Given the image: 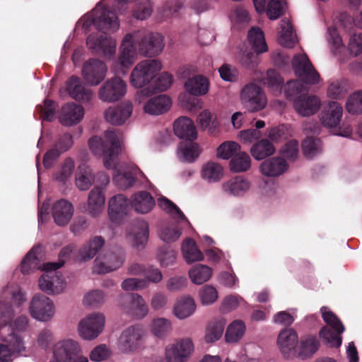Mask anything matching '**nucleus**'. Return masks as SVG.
<instances>
[{"label": "nucleus", "instance_id": "f257e3e1", "mask_svg": "<svg viewBox=\"0 0 362 362\" xmlns=\"http://www.w3.org/2000/svg\"><path fill=\"white\" fill-rule=\"evenodd\" d=\"M145 56H156L164 48L163 37L158 33L144 34L141 31H135L125 35L119 47L117 60L112 69L115 74H125L126 69L131 66L136 57V46Z\"/></svg>", "mask_w": 362, "mask_h": 362}, {"label": "nucleus", "instance_id": "f03ea898", "mask_svg": "<svg viewBox=\"0 0 362 362\" xmlns=\"http://www.w3.org/2000/svg\"><path fill=\"white\" fill-rule=\"evenodd\" d=\"M3 293L5 297L11 296L18 306L14 309L7 303L0 302V332L6 327H9L8 334H17L16 331H25L28 324V317L25 315H20L13 320L16 315L21 313L19 305L25 300V296L19 287L14 285L5 288Z\"/></svg>", "mask_w": 362, "mask_h": 362}, {"label": "nucleus", "instance_id": "7ed1b4c3", "mask_svg": "<svg viewBox=\"0 0 362 362\" xmlns=\"http://www.w3.org/2000/svg\"><path fill=\"white\" fill-rule=\"evenodd\" d=\"M120 133L107 131L101 136H94L88 141V148L96 156H103V165L107 169H115L119 164L117 155L121 148Z\"/></svg>", "mask_w": 362, "mask_h": 362}, {"label": "nucleus", "instance_id": "20e7f679", "mask_svg": "<svg viewBox=\"0 0 362 362\" xmlns=\"http://www.w3.org/2000/svg\"><path fill=\"white\" fill-rule=\"evenodd\" d=\"M343 114L341 105L337 102H329L320 114L321 123L326 127L332 129L334 134L347 137L352 132V128L349 124L344 123L339 126Z\"/></svg>", "mask_w": 362, "mask_h": 362}, {"label": "nucleus", "instance_id": "39448f33", "mask_svg": "<svg viewBox=\"0 0 362 362\" xmlns=\"http://www.w3.org/2000/svg\"><path fill=\"white\" fill-rule=\"evenodd\" d=\"M162 68V63L158 59H144L133 69L130 83L136 88H141L154 80Z\"/></svg>", "mask_w": 362, "mask_h": 362}, {"label": "nucleus", "instance_id": "423d86ee", "mask_svg": "<svg viewBox=\"0 0 362 362\" xmlns=\"http://www.w3.org/2000/svg\"><path fill=\"white\" fill-rule=\"evenodd\" d=\"M9 327L0 332V362H11L26 351L23 338L13 333L8 334Z\"/></svg>", "mask_w": 362, "mask_h": 362}, {"label": "nucleus", "instance_id": "0eeeda50", "mask_svg": "<svg viewBox=\"0 0 362 362\" xmlns=\"http://www.w3.org/2000/svg\"><path fill=\"white\" fill-rule=\"evenodd\" d=\"M62 267V264L47 262L42 271L45 273L38 281L40 290L49 295H58L64 292L66 288V282L55 273V270Z\"/></svg>", "mask_w": 362, "mask_h": 362}, {"label": "nucleus", "instance_id": "6e6552de", "mask_svg": "<svg viewBox=\"0 0 362 362\" xmlns=\"http://www.w3.org/2000/svg\"><path fill=\"white\" fill-rule=\"evenodd\" d=\"M146 89L141 90L136 94V100L142 104L144 113L151 116H158L167 112L172 106L170 98L166 95L148 97Z\"/></svg>", "mask_w": 362, "mask_h": 362}, {"label": "nucleus", "instance_id": "1a4fd4ad", "mask_svg": "<svg viewBox=\"0 0 362 362\" xmlns=\"http://www.w3.org/2000/svg\"><path fill=\"white\" fill-rule=\"evenodd\" d=\"M105 324V317L103 313L97 312L90 313L78 322V334L83 340H94L103 332Z\"/></svg>", "mask_w": 362, "mask_h": 362}, {"label": "nucleus", "instance_id": "9d476101", "mask_svg": "<svg viewBox=\"0 0 362 362\" xmlns=\"http://www.w3.org/2000/svg\"><path fill=\"white\" fill-rule=\"evenodd\" d=\"M194 344L190 337H182L168 345L163 362H187L194 352Z\"/></svg>", "mask_w": 362, "mask_h": 362}, {"label": "nucleus", "instance_id": "9b49d317", "mask_svg": "<svg viewBox=\"0 0 362 362\" xmlns=\"http://www.w3.org/2000/svg\"><path fill=\"white\" fill-rule=\"evenodd\" d=\"M117 305L122 313L138 319L144 317L148 313L145 300L138 293L120 296Z\"/></svg>", "mask_w": 362, "mask_h": 362}, {"label": "nucleus", "instance_id": "f8f14e48", "mask_svg": "<svg viewBox=\"0 0 362 362\" xmlns=\"http://www.w3.org/2000/svg\"><path fill=\"white\" fill-rule=\"evenodd\" d=\"M29 313L31 317L40 322L50 321L55 314L54 302L47 296L36 294L30 303Z\"/></svg>", "mask_w": 362, "mask_h": 362}, {"label": "nucleus", "instance_id": "ddd939ff", "mask_svg": "<svg viewBox=\"0 0 362 362\" xmlns=\"http://www.w3.org/2000/svg\"><path fill=\"white\" fill-rule=\"evenodd\" d=\"M240 99L250 111L262 110L267 105V98L262 89L255 83L245 85L240 91Z\"/></svg>", "mask_w": 362, "mask_h": 362}, {"label": "nucleus", "instance_id": "4468645a", "mask_svg": "<svg viewBox=\"0 0 362 362\" xmlns=\"http://www.w3.org/2000/svg\"><path fill=\"white\" fill-rule=\"evenodd\" d=\"M292 66L297 77L305 83L313 85L320 81L319 74L304 52L294 56L292 60Z\"/></svg>", "mask_w": 362, "mask_h": 362}, {"label": "nucleus", "instance_id": "2eb2a0df", "mask_svg": "<svg viewBox=\"0 0 362 362\" xmlns=\"http://www.w3.org/2000/svg\"><path fill=\"white\" fill-rule=\"evenodd\" d=\"M144 335V329L141 326H130L122 332L117 341V347L122 353H132L141 346Z\"/></svg>", "mask_w": 362, "mask_h": 362}, {"label": "nucleus", "instance_id": "dca6fc26", "mask_svg": "<svg viewBox=\"0 0 362 362\" xmlns=\"http://www.w3.org/2000/svg\"><path fill=\"white\" fill-rule=\"evenodd\" d=\"M127 83L115 76L106 81L100 88L98 98L105 103H114L123 98L127 93Z\"/></svg>", "mask_w": 362, "mask_h": 362}, {"label": "nucleus", "instance_id": "f3484780", "mask_svg": "<svg viewBox=\"0 0 362 362\" xmlns=\"http://www.w3.org/2000/svg\"><path fill=\"white\" fill-rule=\"evenodd\" d=\"M252 187V182L244 176H235L221 185L223 194L230 197L242 198L247 194Z\"/></svg>", "mask_w": 362, "mask_h": 362}, {"label": "nucleus", "instance_id": "a211bd4d", "mask_svg": "<svg viewBox=\"0 0 362 362\" xmlns=\"http://www.w3.org/2000/svg\"><path fill=\"white\" fill-rule=\"evenodd\" d=\"M124 262L120 253L105 251L94 260L93 271L97 274H106L119 268Z\"/></svg>", "mask_w": 362, "mask_h": 362}, {"label": "nucleus", "instance_id": "6ab92c4d", "mask_svg": "<svg viewBox=\"0 0 362 362\" xmlns=\"http://www.w3.org/2000/svg\"><path fill=\"white\" fill-rule=\"evenodd\" d=\"M78 352H82L78 341L72 339L61 340L53 347V360L51 362H69Z\"/></svg>", "mask_w": 362, "mask_h": 362}, {"label": "nucleus", "instance_id": "aec40b11", "mask_svg": "<svg viewBox=\"0 0 362 362\" xmlns=\"http://www.w3.org/2000/svg\"><path fill=\"white\" fill-rule=\"evenodd\" d=\"M86 44L89 49L107 58L111 57L116 52L115 40L111 37H103L98 32L90 35Z\"/></svg>", "mask_w": 362, "mask_h": 362}, {"label": "nucleus", "instance_id": "412c9836", "mask_svg": "<svg viewBox=\"0 0 362 362\" xmlns=\"http://www.w3.org/2000/svg\"><path fill=\"white\" fill-rule=\"evenodd\" d=\"M195 69L193 67H185L182 71L184 77L188 78L184 83V89L192 95H204L209 91V83L207 78L202 75H194L189 76L194 73Z\"/></svg>", "mask_w": 362, "mask_h": 362}, {"label": "nucleus", "instance_id": "4be33fe9", "mask_svg": "<svg viewBox=\"0 0 362 362\" xmlns=\"http://www.w3.org/2000/svg\"><path fill=\"white\" fill-rule=\"evenodd\" d=\"M115 170L117 171L113 177V182L121 189L132 187L139 175L144 177V174L133 163L122 165L118 169L116 167Z\"/></svg>", "mask_w": 362, "mask_h": 362}, {"label": "nucleus", "instance_id": "5701e85b", "mask_svg": "<svg viewBox=\"0 0 362 362\" xmlns=\"http://www.w3.org/2000/svg\"><path fill=\"white\" fill-rule=\"evenodd\" d=\"M322 105L321 100L315 95L304 94L293 100V108L301 117H307L316 114Z\"/></svg>", "mask_w": 362, "mask_h": 362}, {"label": "nucleus", "instance_id": "b1692460", "mask_svg": "<svg viewBox=\"0 0 362 362\" xmlns=\"http://www.w3.org/2000/svg\"><path fill=\"white\" fill-rule=\"evenodd\" d=\"M129 204V199L122 194L112 197L108 201L107 207L110 220L119 223L127 214Z\"/></svg>", "mask_w": 362, "mask_h": 362}, {"label": "nucleus", "instance_id": "393cba45", "mask_svg": "<svg viewBox=\"0 0 362 362\" xmlns=\"http://www.w3.org/2000/svg\"><path fill=\"white\" fill-rule=\"evenodd\" d=\"M260 173L267 177H278L284 174L288 169L285 159L275 156L264 160L259 167Z\"/></svg>", "mask_w": 362, "mask_h": 362}, {"label": "nucleus", "instance_id": "a878e982", "mask_svg": "<svg viewBox=\"0 0 362 362\" xmlns=\"http://www.w3.org/2000/svg\"><path fill=\"white\" fill-rule=\"evenodd\" d=\"M105 64L98 59H90L87 62L83 69V75L86 81L93 86H96L102 81L106 74Z\"/></svg>", "mask_w": 362, "mask_h": 362}, {"label": "nucleus", "instance_id": "bb28decb", "mask_svg": "<svg viewBox=\"0 0 362 362\" xmlns=\"http://www.w3.org/2000/svg\"><path fill=\"white\" fill-rule=\"evenodd\" d=\"M84 116V109L74 103L64 105L59 112V122L66 127H70L79 123Z\"/></svg>", "mask_w": 362, "mask_h": 362}, {"label": "nucleus", "instance_id": "cd10ccee", "mask_svg": "<svg viewBox=\"0 0 362 362\" xmlns=\"http://www.w3.org/2000/svg\"><path fill=\"white\" fill-rule=\"evenodd\" d=\"M133 106L131 103L125 102L117 107H110L104 113L105 120L112 124L121 125L132 115Z\"/></svg>", "mask_w": 362, "mask_h": 362}, {"label": "nucleus", "instance_id": "c85d7f7f", "mask_svg": "<svg viewBox=\"0 0 362 362\" xmlns=\"http://www.w3.org/2000/svg\"><path fill=\"white\" fill-rule=\"evenodd\" d=\"M197 123L203 131H206L211 136H217L220 133V122L216 112L204 109L198 115Z\"/></svg>", "mask_w": 362, "mask_h": 362}, {"label": "nucleus", "instance_id": "c756f323", "mask_svg": "<svg viewBox=\"0 0 362 362\" xmlns=\"http://www.w3.org/2000/svg\"><path fill=\"white\" fill-rule=\"evenodd\" d=\"M197 303L189 295H185L177 298L174 303L173 314L180 320H185L197 310Z\"/></svg>", "mask_w": 362, "mask_h": 362}, {"label": "nucleus", "instance_id": "7c9ffc66", "mask_svg": "<svg viewBox=\"0 0 362 362\" xmlns=\"http://www.w3.org/2000/svg\"><path fill=\"white\" fill-rule=\"evenodd\" d=\"M224 174L223 165L212 160L203 163L199 171L200 178L208 184L219 182L224 177Z\"/></svg>", "mask_w": 362, "mask_h": 362}, {"label": "nucleus", "instance_id": "2f4dec72", "mask_svg": "<svg viewBox=\"0 0 362 362\" xmlns=\"http://www.w3.org/2000/svg\"><path fill=\"white\" fill-rule=\"evenodd\" d=\"M148 224L144 220L134 221L129 228V238L134 247H143L148 239Z\"/></svg>", "mask_w": 362, "mask_h": 362}, {"label": "nucleus", "instance_id": "473e14b6", "mask_svg": "<svg viewBox=\"0 0 362 362\" xmlns=\"http://www.w3.org/2000/svg\"><path fill=\"white\" fill-rule=\"evenodd\" d=\"M298 342L297 333L292 329L281 330L276 340L277 346L284 356H290L291 354L296 352Z\"/></svg>", "mask_w": 362, "mask_h": 362}, {"label": "nucleus", "instance_id": "72a5a7b5", "mask_svg": "<svg viewBox=\"0 0 362 362\" xmlns=\"http://www.w3.org/2000/svg\"><path fill=\"white\" fill-rule=\"evenodd\" d=\"M180 252L183 259L188 264L204 260V254L192 238H187L182 240Z\"/></svg>", "mask_w": 362, "mask_h": 362}, {"label": "nucleus", "instance_id": "f704fd0d", "mask_svg": "<svg viewBox=\"0 0 362 362\" xmlns=\"http://www.w3.org/2000/svg\"><path fill=\"white\" fill-rule=\"evenodd\" d=\"M174 132L180 139L193 141L197 139L198 132L193 120L187 117H180L174 122Z\"/></svg>", "mask_w": 362, "mask_h": 362}, {"label": "nucleus", "instance_id": "c9c22d12", "mask_svg": "<svg viewBox=\"0 0 362 362\" xmlns=\"http://www.w3.org/2000/svg\"><path fill=\"white\" fill-rule=\"evenodd\" d=\"M129 204L136 213L146 214L153 209L155 200L149 192L140 191L132 195Z\"/></svg>", "mask_w": 362, "mask_h": 362}, {"label": "nucleus", "instance_id": "e433bc0d", "mask_svg": "<svg viewBox=\"0 0 362 362\" xmlns=\"http://www.w3.org/2000/svg\"><path fill=\"white\" fill-rule=\"evenodd\" d=\"M43 255L40 247H33L21 262V269L23 274H28L37 269L42 270L44 265L42 264Z\"/></svg>", "mask_w": 362, "mask_h": 362}, {"label": "nucleus", "instance_id": "4c0bfd02", "mask_svg": "<svg viewBox=\"0 0 362 362\" xmlns=\"http://www.w3.org/2000/svg\"><path fill=\"white\" fill-rule=\"evenodd\" d=\"M326 42L328 49L334 56L341 58L344 55L346 46L337 28L329 26L327 28Z\"/></svg>", "mask_w": 362, "mask_h": 362}, {"label": "nucleus", "instance_id": "58836bf2", "mask_svg": "<svg viewBox=\"0 0 362 362\" xmlns=\"http://www.w3.org/2000/svg\"><path fill=\"white\" fill-rule=\"evenodd\" d=\"M278 42L284 47L292 48L297 42V36L291 21L284 18L280 21Z\"/></svg>", "mask_w": 362, "mask_h": 362}, {"label": "nucleus", "instance_id": "ea45409f", "mask_svg": "<svg viewBox=\"0 0 362 362\" xmlns=\"http://www.w3.org/2000/svg\"><path fill=\"white\" fill-rule=\"evenodd\" d=\"M52 214L58 226L66 225L73 216L74 206L66 200H59L54 204Z\"/></svg>", "mask_w": 362, "mask_h": 362}, {"label": "nucleus", "instance_id": "a19ab883", "mask_svg": "<svg viewBox=\"0 0 362 362\" xmlns=\"http://www.w3.org/2000/svg\"><path fill=\"white\" fill-rule=\"evenodd\" d=\"M105 203V197L103 190L95 187L89 193L88 200V214L96 217L99 216L104 210Z\"/></svg>", "mask_w": 362, "mask_h": 362}, {"label": "nucleus", "instance_id": "79ce46f5", "mask_svg": "<svg viewBox=\"0 0 362 362\" xmlns=\"http://www.w3.org/2000/svg\"><path fill=\"white\" fill-rule=\"evenodd\" d=\"M66 90L71 98L81 102H88L93 95L92 91L85 88L80 79L74 76L67 82Z\"/></svg>", "mask_w": 362, "mask_h": 362}, {"label": "nucleus", "instance_id": "37998d69", "mask_svg": "<svg viewBox=\"0 0 362 362\" xmlns=\"http://www.w3.org/2000/svg\"><path fill=\"white\" fill-rule=\"evenodd\" d=\"M213 272V269L211 267L199 263L191 267L187 274L193 284L202 285L211 279Z\"/></svg>", "mask_w": 362, "mask_h": 362}, {"label": "nucleus", "instance_id": "c03bdc74", "mask_svg": "<svg viewBox=\"0 0 362 362\" xmlns=\"http://www.w3.org/2000/svg\"><path fill=\"white\" fill-rule=\"evenodd\" d=\"M201 153L202 148L197 143H180L176 155L182 162L192 163L199 158Z\"/></svg>", "mask_w": 362, "mask_h": 362}, {"label": "nucleus", "instance_id": "a18cd8bd", "mask_svg": "<svg viewBox=\"0 0 362 362\" xmlns=\"http://www.w3.org/2000/svg\"><path fill=\"white\" fill-rule=\"evenodd\" d=\"M247 41L255 52L257 54L268 51L264 33L261 28L257 26L252 27L247 33Z\"/></svg>", "mask_w": 362, "mask_h": 362}, {"label": "nucleus", "instance_id": "49530a36", "mask_svg": "<svg viewBox=\"0 0 362 362\" xmlns=\"http://www.w3.org/2000/svg\"><path fill=\"white\" fill-rule=\"evenodd\" d=\"M152 335L159 339L166 338L172 332V322L165 317H156L151 320L148 326Z\"/></svg>", "mask_w": 362, "mask_h": 362}, {"label": "nucleus", "instance_id": "de8ad7c7", "mask_svg": "<svg viewBox=\"0 0 362 362\" xmlns=\"http://www.w3.org/2000/svg\"><path fill=\"white\" fill-rule=\"evenodd\" d=\"M105 240L100 236H95L88 240L78 252V257L87 261L93 258L103 247Z\"/></svg>", "mask_w": 362, "mask_h": 362}, {"label": "nucleus", "instance_id": "09e8293b", "mask_svg": "<svg viewBox=\"0 0 362 362\" xmlns=\"http://www.w3.org/2000/svg\"><path fill=\"white\" fill-rule=\"evenodd\" d=\"M176 223H170L160 230V238L165 243L176 241L182 234V226L189 224V221H181L180 218L175 219Z\"/></svg>", "mask_w": 362, "mask_h": 362}, {"label": "nucleus", "instance_id": "8fccbe9b", "mask_svg": "<svg viewBox=\"0 0 362 362\" xmlns=\"http://www.w3.org/2000/svg\"><path fill=\"white\" fill-rule=\"evenodd\" d=\"M246 325L241 320H235L230 323L225 333V340L229 344H236L244 337Z\"/></svg>", "mask_w": 362, "mask_h": 362}, {"label": "nucleus", "instance_id": "3c124183", "mask_svg": "<svg viewBox=\"0 0 362 362\" xmlns=\"http://www.w3.org/2000/svg\"><path fill=\"white\" fill-rule=\"evenodd\" d=\"M251 158L246 152L238 151L233 156L229 163V169L232 173H244L250 169Z\"/></svg>", "mask_w": 362, "mask_h": 362}, {"label": "nucleus", "instance_id": "603ef678", "mask_svg": "<svg viewBox=\"0 0 362 362\" xmlns=\"http://www.w3.org/2000/svg\"><path fill=\"white\" fill-rule=\"evenodd\" d=\"M275 153L272 143L267 139H261L250 148V153L257 160H261Z\"/></svg>", "mask_w": 362, "mask_h": 362}, {"label": "nucleus", "instance_id": "864d4df0", "mask_svg": "<svg viewBox=\"0 0 362 362\" xmlns=\"http://www.w3.org/2000/svg\"><path fill=\"white\" fill-rule=\"evenodd\" d=\"M225 326L226 321L223 319L216 320L209 323L206 329L204 341L211 344L219 340L223 335Z\"/></svg>", "mask_w": 362, "mask_h": 362}, {"label": "nucleus", "instance_id": "5fc2aeb1", "mask_svg": "<svg viewBox=\"0 0 362 362\" xmlns=\"http://www.w3.org/2000/svg\"><path fill=\"white\" fill-rule=\"evenodd\" d=\"M94 177L91 169L86 165H81L76 174L75 182L80 190H87L92 185Z\"/></svg>", "mask_w": 362, "mask_h": 362}, {"label": "nucleus", "instance_id": "6e6d98bb", "mask_svg": "<svg viewBox=\"0 0 362 362\" xmlns=\"http://www.w3.org/2000/svg\"><path fill=\"white\" fill-rule=\"evenodd\" d=\"M219 294L217 288L211 285L206 284L199 290L200 303L204 306H209L214 304L218 299Z\"/></svg>", "mask_w": 362, "mask_h": 362}, {"label": "nucleus", "instance_id": "4d7b16f0", "mask_svg": "<svg viewBox=\"0 0 362 362\" xmlns=\"http://www.w3.org/2000/svg\"><path fill=\"white\" fill-rule=\"evenodd\" d=\"M265 5L266 3L263 13L266 12L268 18L272 21L278 19L284 13L287 8L286 0H271L268 2L267 7Z\"/></svg>", "mask_w": 362, "mask_h": 362}, {"label": "nucleus", "instance_id": "13d9d810", "mask_svg": "<svg viewBox=\"0 0 362 362\" xmlns=\"http://www.w3.org/2000/svg\"><path fill=\"white\" fill-rule=\"evenodd\" d=\"M319 341L315 337H307L300 341L296 352L302 358L312 356L319 348Z\"/></svg>", "mask_w": 362, "mask_h": 362}, {"label": "nucleus", "instance_id": "bf43d9fd", "mask_svg": "<svg viewBox=\"0 0 362 362\" xmlns=\"http://www.w3.org/2000/svg\"><path fill=\"white\" fill-rule=\"evenodd\" d=\"M158 206L168 214L173 219H179L187 222V218L178 207L170 199L164 197H160L157 199Z\"/></svg>", "mask_w": 362, "mask_h": 362}, {"label": "nucleus", "instance_id": "052dcab7", "mask_svg": "<svg viewBox=\"0 0 362 362\" xmlns=\"http://www.w3.org/2000/svg\"><path fill=\"white\" fill-rule=\"evenodd\" d=\"M345 109L351 115L362 114V90L356 91L348 97Z\"/></svg>", "mask_w": 362, "mask_h": 362}, {"label": "nucleus", "instance_id": "680f3d73", "mask_svg": "<svg viewBox=\"0 0 362 362\" xmlns=\"http://www.w3.org/2000/svg\"><path fill=\"white\" fill-rule=\"evenodd\" d=\"M240 146L235 141H228L222 143L216 149V157L223 160L233 158L239 151Z\"/></svg>", "mask_w": 362, "mask_h": 362}, {"label": "nucleus", "instance_id": "e2e57ef3", "mask_svg": "<svg viewBox=\"0 0 362 362\" xmlns=\"http://www.w3.org/2000/svg\"><path fill=\"white\" fill-rule=\"evenodd\" d=\"M341 334L334 330L331 331L329 328L324 327L320 332V337L322 341L329 347H339L341 346L342 339Z\"/></svg>", "mask_w": 362, "mask_h": 362}, {"label": "nucleus", "instance_id": "0e129e2a", "mask_svg": "<svg viewBox=\"0 0 362 362\" xmlns=\"http://www.w3.org/2000/svg\"><path fill=\"white\" fill-rule=\"evenodd\" d=\"M320 312L323 320L329 325L333 330L339 333L344 332L345 328L341 322L328 307H322Z\"/></svg>", "mask_w": 362, "mask_h": 362}, {"label": "nucleus", "instance_id": "69168bd1", "mask_svg": "<svg viewBox=\"0 0 362 362\" xmlns=\"http://www.w3.org/2000/svg\"><path fill=\"white\" fill-rule=\"evenodd\" d=\"M217 281L223 287L229 289L235 288L239 285V279L233 269L219 272Z\"/></svg>", "mask_w": 362, "mask_h": 362}, {"label": "nucleus", "instance_id": "338daca9", "mask_svg": "<svg viewBox=\"0 0 362 362\" xmlns=\"http://www.w3.org/2000/svg\"><path fill=\"white\" fill-rule=\"evenodd\" d=\"M230 21L234 28L239 29L241 26L247 24L250 18L248 12L243 7H236L230 14Z\"/></svg>", "mask_w": 362, "mask_h": 362}, {"label": "nucleus", "instance_id": "774afa93", "mask_svg": "<svg viewBox=\"0 0 362 362\" xmlns=\"http://www.w3.org/2000/svg\"><path fill=\"white\" fill-rule=\"evenodd\" d=\"M111 349L105 344L95 346L89 353V358L93 362H102L112 356Z\"/></svg>", "mask_w": 362, "mask_h": 362}]
</instances>
